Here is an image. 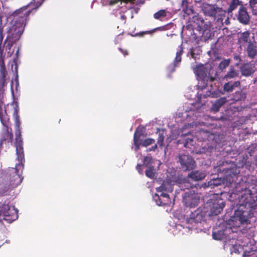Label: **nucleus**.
Returning <instances> with one entry per match:
<instances>
[{
    "instance_id": "nucleus-1",
    "label": "nucleus",
    "mask_w": 257,
    "mask_h": 257,
    "mask_svg": "<svg viewBox=\"0 0 257 257\" xmlns=\"http://www.w3.org/2000/svg\"><path fill=\"white\" fill-rule=\"evenodd\" d=\"M20 124V123L19 120L17 119V128L15 133V147L17 155V159L19 161V163L18 164H16L15 168L13 169V172L11 173L9 176V184L8 187L7 188V189L4 191L3 190H1L0 191V193L3 194V196L0 195V203H2L3 200L5 199H2V198L6 195L9 190L19 185L22 182L23 180L21 174L19 173V169H21L22 170L24 167V164L23 163L24 162V153Z\"/></svg>"
},
{
    "instance_id": "nucleus-2",
    "label": "nucleus",
    "mask_w": 257,
    "mask_h": 257,
    "mask_svg": "<svg viewBox=\"0 0 257 257\" xmlns=\"http://www.w3.org/2000/svg\"><path fill=\"white\" fill-rule=\"evenodd\" d=\"M214 170L218 173L223 174L222 181L227 186L230 185L237 179L238 172L236 165L232 161H219L214 167Z\"/></svg>"
},
{
    "instance_id": "nucleus-3",
    "label": "nucleus",
    "mask_w": 257,
    "mask_h": 257,
    "mask_svg": "<svg viewBox=\"0 0 257 257\" xmlns=\"http://www.w3.org/2000/svg\"><path fill=\"white\" fill-rule=\"evenodd\" d=\"M32 10H28L27 7L15 11L11 15L13 17L7 29V32H24L26 22Z\"/></svg>"
},
{
    "instance_id": "nucleus-4",
    "label": "nucleus",
    "mask_w": 257,
    "mask_h": 257,
    "mask_svg": "<svg viewBox=\"0 0 257 257\" xmlns=\"http://www.w3.org/2000/svg\"><path fill=\"white\" fill-rule=\"evenodd\" d=\"M18 210L10 204V199H6L0 206V220L11 223L18 218Z\"/></svg>"
},
{
    "instance_id": "nucleus-5",
    "label": "nucleus",
    "mask_w": 257,
    "mask_h": 257,
    "mask_svg": "<svg viewBox=\"0 0 257 257\" xmlns=\"http://www.w3.org/2000/svg\"><path fill=\"white\" fill-rule=\"evenodd\" d=\"M242 208L236 210L233 216H231L229 220V224L233 227H238L243 224L249 223V218L246 216L245 213L247 211L243 210Z\"/></svg>"
},
{
    "instance_id": "nucleus-6",
    "label": "nucleus",
    "mask_w": 257,
    "mask_h": 257,
    "mask_svg": "<svg viewBox=\"0 0 257 257\" xmlns=\"http://www.w3.org/2000/svg\"><path fill=\"white\" fill-rule=\"evenodd\" d=\"M239 202V208L255 209L257 206V194L251 192L244 194L241 195Z\"/></svg>"
},
{
    "instance_id": "nucleus-7",
    "label": "nucleus",
    "mask_w": 257,
    "mask_h": 257,
    "mask_svg": "<svg viewBox=\"0 0 257 257\" xmlns=\"http://www.w3.org/2000/svg\"><path fill=\"white\" fill-rule=\"evenodd\" d=\"M207 212V208L204 206L199 207L194 211L191 213L189 217L187 218L186 222L188 224L201 222L204 219Z\"/></svg>"
},
{
    "instance_id": "nucleus-8",
    "label": "nucleus",
    "mask_w": 257,
    "mask_h": 257,
    "mask_svg": "<svg viewBox=\"0 0 257 257\" xmlns=\"http://www.w3.org/2000/svg\"><path fill=\"white\" fill-rule=\"evenodd\" d=\"M178 162L180 164V168L183 171H189L196 167V162L194 159L188 155H179Z\"/></svg>"
},
{
    "instance_id": "nucleus-9",
    "label": "nucleus",
    "mask_w": 257,
    "mask_h": 257,
    "mask_svg": "<svg viewBox=\"0 0 257 257\" xmlns=\"http://www.w3.org/2000/svg\"><path fill=\"white\" fill-rule=\"evenodd\" d=\"M225 202L220 197L217 196L211 200L210 211L209 215H217L222 211Z\"/></svg>"
},
{
    "instance_id": "nucleus-10",
    "label": "nucleus",
    "mask_w": 257,
    "mask_h": 257,
    "mask_svg": "<svg viewBox=\"0 0 257 257\" xmlns=\"http://www.w3.org/2000/svg\"><path fill=\"white\" fill-rule=\"evenodd\" d=\"M200 200V196L198 193L190 190L186 192L183 197V201L187 207H194L198 205Z\"/></svg>"
},
{
    "instance_id": "nucleus-11",
    "label": "nucleus",
    "mask_w": 257,
    "mask_h": 257,
    "mask_svg": "<svg viewBox=\"0 0 257 257\" xmlns=\"http://www.w3.org/2000/svg\"><path fill=\"white\" fill-rule=\"evenodd\" d=\"M0 91H5V87L7 85L6 76L7 72L6 69L4 56L2 48L0 47Z\"/></svg>"
},
{
    "instance_id": "nucleus-12",
    "label": "nucleus",
    "mask_w": 257,
    "mask_h": 257,
    "mask_svg": "<svg viewBox=\"0 0 257 257\" xmlns=\"http://www.w3.org/2000/svg\"><path fill=\"white\" fill-rule=\"evenodd\" d=\"M5 91H0V120L5 127H9L10 118L6 110L4 109V95Z\"/></svg>"
},
{
    "instance_id": "nucleus-13",
    "label": "nucleus",
    "mask_w": 257,
    "mask_h": 257,
    "mask_svg": "<svg viewBox=\"0 0 257 257\" xmlns=\"http://www.w3.org/2000/svg\"><path fill=\"white\" fill-rule=\"evenodd\" d=\"M194 24L196 25V30L199 32H206L210 31L211 22L209 21H205L203 18L197 17Z\"/></svg>"
},
{
    "instance_id": "nucleus-14",
    "label": "nucleus",
    "mask_w": 257,
    "mask_h": 257,
    "mask_svg": "<svg viewBox=\"0 0 257 257\" xmlns=\"http://www.w3.org/2000/svg\"><path fill=\"white\" fill-rule=\"evenodd\" d=\"M236 17L239 22L244 25L248 24L250 21V17L247 9L243 5L240 7Z\"/></svg>"
},
{
    "instance_id": "nucleus-15",
    "label": "nucleus",
    "mask_w": 257,
    "mask_h": 257,
    "mask_svg": "<svg viewBox=\"0 0 257 257\" xmlns=\"http://www.w3.org/2000/svg\"><path fill=\"white\" fill-rule=\"evenodd\" d=\"M155 200L159 206H169L171 199L168 194L162 192L160 195H156Z\"/></svg>"
},
{
    "instance_id": "nucleus-16",
    "label": "nucleus",
    "mask_w": 257,
    "mask_h": 257,
    "mask_svg": "<svg viewBox=\"0 0 257 257\" xmlns=\"http://www.w3.org/2000/svg\"><path fill=\"white\" fill-rule=\"evenodd\" d=\"M218 10V8L214 5L204 4L202 7V11L206 16L215 17Z\"/></svg>"
},
{
    "instance_id": "nucleus-17",
    "label": "nucleus",
    "mask_w": 257,
    "mask_h": 257,
    "mask_svg": "<svg viewBox=\"0 0 257 257\" xmlns=\"http://www.w3.org/2000/svg\"><path fill=\"white\" fill-rule=\"evenodd\" d=\"M240 71L242 75L249 76L254 72V65L250 63H244L240 67Z\"/></svg>"
},
{
    "instance_id": "nucleus-18",
    "label": "nucleus",
    "mask_w": 257,
    "mask_h": 257,
    "mask_svg": "<svg viewBox=\"0 0 257 257\" xmlns=\"http://www.w3.org/2000/svg\"><path fill=\"white\" fill-rule=\"evenodd\" d=\"M13 134L12 133V129L10 127H5L1 135V139L0 140V145L1 146L3 142L8 141L11 144L13 142Z\"/></svg>"
},
{
    "instance_id": "nucleus-19",
    "label": "nucleus",
    "mask_w": 257,
    "mask_h": 257,
    "mask_svg": "<svg viewBox=\"0 0 257 257\" xmlns=\"http://www.w3.org/2000/svg\"><path fill=\"white\" fill-rule=\"evenodd\" d=\"M257 46L256 42H248L246 48L247 56L250 59H254L257 55Z\"/></svg>"
},
{
    "instance_id": "nucleus-20",
    "label": "nucleus",
    "mask_w": 257,
    "mask_h": 257,
    "mask_svg": "<svg viewBox=\"0 0 257 257\" xmlns=\"http://www.w3.org/2000/svg\"><path fill=\"white\" fill-rule=\"evenodd\" d=\"M190 1L192 2V0H183L181 6L184 13L188 16L195 13Z\"/></svg>"
},
{
    "instance_id": "nucleus-21",
    "label": "nucleus",
    "mask_w": 257,
    "mask_h": 257,
    "mask_svg": "<svg viewBox=\"0 0 257 257\" xmlns=\"http://www.w3.org/2000/svg\"><path fill=\"white\" fill-rule=\"evenodd\" d=\"M188 177L192 180L198 181L203 179L205 177V174L199 171H192L188 175Z\"/></svg>"
},
{
    "instance_id": "nucleus-22",
    "label": "nucleus",
    "mask_w": 257,
    "mask_h": 257,
    "mask_svg": "<svg viewBox=\"0 0 257 257\" xmlns=\"http://www.w3.org/2000/svg\"><path fill=\"white\" fill-rule=\"evenodd\" d=\"M225 97H222L216 100L212 105L211 109L216 112L219 111L220 108L227 102Z\"/></svg>"
},
{
    "instance_id": "nucleus-23",
    "label": "nucleus",
    "mask_w": 257,
    "mask_h": 257,
    "mask_svg": "<svg viewBox=\"0 0 257 257\" xmlns=\"http://www.w3.org/2000/svg\"><path fill=\"white\" fill-rule=\"evenodd\" d=\"M5 43L8 42L9 45H13L19 40L22 33H8Z\"/></svg>"
},
{
    "instance_id": "nucleus-24",
    "label": "nucleus",
    "mask_w": 257,
    "mask_h": 257,
    "mask_svg": "<svg viewBox=\"0 0 257 257\" xmlns=\"http://www.w3.org/2000/svg\"><path fill=\"white\" fill-rule=\"evenodd\" d=\"M240 85L239 81L232 82H228L225 83L223 86V90L227 92H232L235 87H239Z\"/></svg>"
},
{
    "instance_id": "nucleus-25",
    "label": "nucleus",
    "mask_w": 257,
    "mask_h": 257,
    "mask_svg": "<svg viewBox=\"0 0 257 257\" xmlns=\"http://www.w3.org/2000/svg\"><path fill=\"white\" fill-rule=\"evenodd\" d=\"M176 25L172 23H169L166 25L157 28L153 30L150 31H142V32H154L156 30H159L161 31H165L171 30V31H173L175 30V28L176 27Z\"/></svg>"
},
{
    "instance_id": "nucleus-26",
    "label": "nucleus",
    "mask_w": 257,
    "mask_h": 257,
    "mask_svg": "<svg viewBox=\"0 0 257 257\" xmlns=\"http://www.w3.org/2000/svg\"><path fill=\"white\" fill-rule=\"evenodd\" d=\"M173 187L171 184L167 181H163L162 185L158 188V192L167 191L171 192L173 191Z\"/></svg>"
},
{
    "instance_id": "nucleus-27",
    "label": "nucleus",
    "mask_w": 257,
    "mask_h": 257,
    "mask_svg": "<svg viewBox=\"0 0 257 257\" xmlns=\"http://www.w3.org/2000/svg\"><path fill=\"white\" fill-rule=\"evenodd\" d=\"M238 75V72L233 68L229 69V70L227 72L226 74L224 76V78L227 80L228 79H232L237 77Z\"/></svg>"
},
{
    "instance_id": "nucleus-28",
    "label": "nucleus",
    "mask_w": 257,
    "mask_h": 257,
    "mask_svg": "<svg viewBox=\"0 0 257 257\" xmlns=\"http://www.w3.org/2000/svg\"><path fill=\"white\" fill-rule=\"evenodd\" d=\"M168 13L169 12L166 10H161L154 14V18L157 20H161L167 17Z\"/></svg>"
},
{
    "instance_id": "nucleus-29",
    "label": "nucleus",
    "mask_w": 257,
    "mask_h": 257,
    "mask_svg": "<svg viewBox=\"0 0 257 257\" xmlns=\"http://www.w3.org/2000/svg\"><path fill=\"white\" fill-rule=\"evenodd\" d=\"M245 98V94L241 91H237L233 95L232 99L238 101Z\"/></svg>"
},
{
    "instance_id": "nucleus-30",
    "label": "nucleus",
    "mask_w": 257,
    "mask_h": 257,
    "mask_svg": "<svg viewBox=\"0 0 257 257\" xmlns=\"http://www.w3.org/2000/svg\"><path fill=\"white\" fill-rule=\"evenodd\" d=\"M240 5L239 0H231L229 7L227 9L228 14L232 13V12L236 9L238 6Z\"/></svg>"
},
{
    "instance_id": "nucleus-31",
    "label": "nucleus",
    "mask_w": 257,
    "mask_h": 257,
    "mask_svg": "<svg viewBox=\"0 0 257 257\" xmlns=\"http://www.w3.org/2000/svg\"><path fill=\"white\" fill-rule=\"evenodd\" d=\"M224 231L223 230H215V229L213 231L212 236L214 239L221 240L224 237Z\"/></svg>"
},
{
    "instance_id": "nucleus-32",
    "label": "nucleus",
    "mask_w": 257,
    "mask_h": 257,
    "mask_svg": "<svg viewBox=\"0 0 257 257\" xmlns=\"http://www.w3.org/2000/svg\"><path fill=\"white\" fill-rule=\"evenodd\" d=\"M142 135V132L141 131H139V128H137L134 135V143H135V140H136L138 143H142V142L141 140V137Z\"/></svg>"
},
{
    "instance_id": "nucleus-33",
    "label": "nucleus",
    "mask_w": 257,
    "mask_h": 257,
    "mask_svg": "<svg viewBox=\"0 0 257 257\" xmlns=\"http://www.w3.org/2000/svg\"><path fill=\"white\" fill-rule=\"evenodd\" d=\"M230 62V61L229 59H224L220 62L218 68L220 70H223L228 66Z\"/></svg>"
},
{
    "instance_id": "nucleus-34",
    "label": "nucleus",
    "mask_w": 257,
    "mask_h": 257,
    "mask_svg": "<svg viewBox=\"0 0 257 257\" xmlns=\"http://www.w3.org/2000/svg\"><path fill=\"white\" fill-rule=\"evenodd\" d=\"M154 168L153 166L149 167V168L146 171V175L151 179L155 177V172H154Z\"/></svg>"
},
{
    "instance_id": "nucleus-35",
    "label": "nucleus",
    "mask_w": 257,
    "mask_h": 257,
    "mask_svg": "<svg viewBox=\"0 0 257 257\" xmlns=\"http://www.w3.org/2000/svg\"><path fill=\"white\" fill-rule=\"evenodd\" d=\"M155 140L152 138H148L142 141V146L143 147H147L152 144H154Z\"/></svg>"
},
{
    "instance_id": "nucleus-36",
    "label": "nucleus",
    "mask_w": 257,
    "mask_h": 257,
    "mask_svg": "<svg viewBox=\"0 0 257 257\" xmlns=\"http://www.w3.org/2000/svg\"><path fill=\"white\" fill-rule=\"evenodd\" d=\"M183 53L182 48H181L179 51L177 52L176 56L174 61V65H177L178 63L181 61V55Z\"/></svg>"
},
{
    "instance_id": "nucleus-37",
    "label": "nucleus",
    "mask_w": 257,
    "mask_h": 257,
    "mask_svg": "<svg viewBox=\"0 0 257 257\" xmlns=\"http://www.w3.org/2000/svg\"><path fill=\"white\" fill-rule=\"evenodd\" d=\"M201 51L200 49H193L191 51V57L194 59L196 60L197 59V56L200 54Z\"/></svg>"
},
{
    "instance_id": "nucleus-38",
    "label": "nucleus",
    "mask_w": 257,
    "mask_h": 257,
    "mask_svg": "<svg viewBox=\"0 0 257 257\" xmlns=\"http://www.w3.org/2000/svg\"><path fill=\"white\" fill-rule=\"evenodd\" d=\"M243 257H257V250H250L244 252Z\"/></svg>"
},
{
    "instance_id": "nucleus-39",
    "label": "nucleus",
    "mask_w": 257,
    "mask_h": 257,
    "mask_svg": "<svg viewBox=\"0 0 257 257\" xmlns=\"http://www.w3.org/2000/svg\"><path fill=\"white\" fill-rule=\"evenodd\" d=\"M165 137L163 134L159 133L157 144L159 145L160 147H162L164 146V141Z\"/></svg>"
},
{
    "instance_id": "nucleus-40",
    "label": "nucleus",
    "mask_w": 257,
    "mask_h": 257,
    "mask_svg": "<svg viewBox=\"0 0 257 257\" xmlns=\"http://www.w3.org/2000/svg\"><path fill=\"white\" fill-rule=\"evenodd\" d=\"M136 0H112L110 2V5H113L117 4L118 2H120L121 3L123 2L124 3H134Z\"/></svg>"
},
{
    "instance_id": "nucleus-41",
    "label": "nucleus",
    "mask_w": 257,
    "mask_h": 257,
    "mask_svg": "<svg viewBox=\"0 0 257 257\" xmlns=\"http://www.w3.org/2000/svg\"><path fill=\"white\" fill-rule=\"evenodd\" d=\"M152 160V157H145L143 160V165H145L146 167H148L150 164L151 163Z\"/></svg>"
},
{
    "instance_id": "nucleus-42",
    "label": "nucleus",
    "mask_w": 257,
    "mask_h": 257,
    "mask_svg": "<svg viewBox=\"0 0 257 257\" xmlns=\"http://www.w3.org/2000/svg\"><path fill=\"white\" fill-rule=\"evenodd\" d=\"M193 140L192 139L188 138L186 140L184 143V146L185 148H190V146H193Z\"/></svg>"
},
{
    "instance_id": "nucleus-43",
    "label": "nucleus",
    "mask_w": 257,
    "mask_h": 257,
    "mask_svg": "<svg viewBox=\"0 0 257 257\" xmlns=\"http://www.w3.org/2000/svg\"><path fill=\"white\" fill-rule=\"evenodd\" d=\"M242 37L241 39L244 42H248L250 33H242Z\"/></svg>"
},
{
    "instance_id": "nucleus-44",
    "label": "nucleus",
    "mask_w": 257,
    "mask_h": 257,
    "mask_svg": "<svg viewBox=\"0 0 257 257\" xmlns=\"http://www.w3.org/2000/svg\"><path fill=\"white\" fill-rule=\"evenodd\" d=\"M257 4V0H249V5L250 8L253 9L255 5Z\"/></svg>"
},
{
    "instance_id": "nucleus-45",
    "label": "nucleus",
    "mask_w": 257,
    "mask_h": 257,
    "mask_svg": "<svg viewBox=\"0 0 257 257\" xmlns=\"http://www.w3.org/2000/svg\"><path fill=\"white\" fill-rule=\"evenodd\" d=\"M221 180L219 179H215L212 180L210 183L211 185H213L214 186H218L221 184Z\"/></svg>"
},
{
    "instance_id": "nucleus-46",
    "label": "nucleus",
    "mask_w": 257,
    "mask_h": 257,
    "mask_svg": "<svg viewBox=\"0 0 257 257\" xmlns=\"http://www.w3.org/2000/svg\"><path fill=\"white\" fill-rule=\"evenodd\" d=\"M134 144L135 145V151H138L140 148V146H142V143H138L136 140H135V143Z\"/></svg>"
},
{
    "instance_id": "nucleus-47",
    "label": "nucleus",
    "mask_w": 257,
    "mask_h": 257,
    "mask_svg": "<svg viewBox=\"0 0 257 257\" xmlns=\"http://www.w3.org/2000/svg\"><path fill=\"white\" fill-rule=\"evenodd\" d=\"M202 38L201 39V41H206V40H207V39L203 38V35L206 34V36H205V37H208V39H210V37H211V35L212 34V33H202Z\"/></svg>"
},
{
    "instance_id": "nucleus-48",
    "label": "nucleus",
    "mask_w": 257,
    "mask_h": 257,
    "mask_svg": "<svg viewBox=\"0 0 257 257\" xmlns=\"http://www.w3.org/2000/svg\"><path fill=\"white\" fill-rule=\"evenodd\" d=\"M233 59H234V60H235V61H238V63L240 62H241V59L240 56L239 55L236 54H234V55H233Z\"/></svg>"
},
{
    "instance_id": "nucleus-49",
    "label": "nucleus",
    "mask_w": 257,
    "mask_h": 257,
    "mask_svg": "<svg viewBox=\"0 0 257 257\" xmlns=\"http://www.w3.org/2000/svg\"><path fill=\"white\" fill-rule=\"evenodd\" d=\"M143 166V165L142 164H138L136 169L139 172V173L142 174V167Z\"/></svg>"
},
{
    "instance_id": "nucleus-50",
    "label": "nucleus",
    "mask_w": 257,
    "mask_h": 257,
    "mask_svg": "<svg viewBox=\"0 0 257 257\" xmlns=\"http://www.w3.org/2000/svg\"><path fill=\"white\" fill-rule=\"evenodd\" d=\"M118 50L123 54V55L125 56L128 55V53L127 50H123L122 49L119 48Z\"/></svg>"
},
{
    "instance_id": "nucleus-51",
    "label": "nucleus",
    "mask_w": 257,
    "mask_h": 257,
    "mask_svg": "<svg viewBox=\"0 0 257 257\" xmlns=\"http://www.w3.org/2000/svg\"><path fill=\"white\" fill-rule=\"evenodd\" d=\"M157 144H155L151 148H150L149 150H147V151H155L157 148Z\"/></svg>"
},
{
    "instance_id": "nucleus-52",
    "label": "nucleus",
    "mask_w": 257,
    "mask_h": 257,
    "mask_svg": "<svg viewBox=\"0 0 257 257\" xmlns=\"http://www.w3.org/2000/svg\"><path fill=\"white\" fill-rule=\"evenodd\" d=\"M186 30L188 31H194L193 26L192 25L188 24L186 26Z\"/></svg>"
},
{
    "instance_id": "nucleus-53",
    "label": "nucleus",
    "mask_w": 257,
    "mask_h": 257,
    "mask_svg": "<svg viewBox=\"0 0 257 257\" xmlns=\"http://www.w3.org/2000/svg\"><path fill=\"white\" fill-rule=\"evenodd\" d=\"M202 69V67H197L195 70L196 73L197 75H201L200 70Z\"/></svg>"
},
{
    "instance_id": "nucleus-54",
    "label": "nucleus",
    "mask_w": 257,
    "mask_h": 257,
    "mask_svg": "<svg viewBox=\"0 0 257 257\" xmlns=\"http://www.w3.org/2000/svg\"><path fill=\"white\" fill-rule=\"evenodd\" d=\"M146 33H135V35L131 34V36H134V37H136V36L143 37L144 36V35Z\"/></svg>"
},
{
    "instance_id": "nucleus-55",
    "label": "nucleus",
    "mask_w": 257,
    "mask_h": 257,
    "mask_svg": "<svg viewBox=\"0 0 257 257\" xmlns=\"http://www.w3.org/2000/svg\"><path fill=\"white\" fill-rule=\"evenodd\" d=\"M184 186L187 187V189L189 188H192V186L189 184L188 182H186L184 183Z\"/></svg>"
},
{
    "instance_id": "nucleus-56",
    "label": "nucleus",
    "mask_w": 257,
    "mask_h": 257,
    "mask_svg": "<svg viewBox=\"0 0 257 257\" xmlns=\"http://www.w3.org/2000/svg\"><path fill=\"white\" fill-rule=\"evenodd\" d=\"M3 33H0V47H1V45H2V41L3 40V39H4V36H3Z\"/></svg>"
},
{
    "instance_id": "nucleus-57",
    "label": "nucleus",
    "mask_w": 257,
    "mask_h": 257,
    "mask_svg": "<svg viewBox=\"0 0 257 257\" xmlns=\"http://www.w3.org/2000/svg\"><path fill=\"white\" fill-rule=\"evenodd\" d=\"M225 23L226 24H227L229 23V20H228V18H227V19H226V20H225Z\"/></svg>"
},
{
    "instance_id": "nucleus-58",
    "label": "nucleus",
    "mask_w": 257,
    "mask_h": 257,
    "mask_svg": "<svg viewBox=\"0 0 257 257\" xmlns=\"http://www.w3.org/2000/svg\"><path fill=\"white\" fill-rule=\"evenodd\" d=\"M3 31H4L3 28H2L1 27V26H0V33L3 32Z\"/></svg>"
},
{
    "instance_id": "nucleus-59",
    "label": "nucleus",
    "mask_w": 257,
    "mask_h": 257,
    "mask_svg": "<svg viewBox=\"0 0 257 257\" xmlns=\"http://www.w3.org/2000/svg\"><path fill=\"white\" fill-rule=\"evenodd\" d=\"M202 133H204V132H198V135H201Z\"/></svg>"
},
{
    "instance_id": "nucleus-60",
    "label": "nucleus",
    "mask_w": 257,
    "mask_h": 257,
    "mask_svg": "<svg viewBox=\"0 0 257 257\" xmlns=\"http://www.w3.org/2000/svg\"><path fill=\"white\" fill-rule=\"evenodd\" d=\"M1 17H0V24H2V20H1Z\"/></svg>"
},
{
    "instance_id": "nucleus-61",
    "label": "nucleus",
    "mask_w": 257,
    "mask_h": 257,
    "mask_svg": "<svg viewBox=\"0 0 257 257\" xmlns=\"http://www.w3.org/2000/svg\"><path fill=\"white\" fill-rule=\"evenodd\" d=\"M256 82H257V77L254 80V82L255 83Z\"/></svg>"
},
{
    "instance_id": "nucleus-62",
    "label": "nucleus",
    "mask_w": 257,
    "mask_h": 257,
    "mask_svg": "<svg viewBox=\"0 0 257 257\" xmlns=\"http://www.w3.org/2000/svg\"><path fill=\"white\" fill-rule=\"evenodd\" d=\"M11 87H13V81L11 82Z\"/></svg>"
},
{
    "instance_id": "nucleus-63",
    "label": "nucleus",
    "mask_w": 257,
    "mask_h": 257,
    "mask_svg": "<svg viewBox=\"0 0 257 257\" xmlns=\"http://www.w3.org/2000/svg\"><path fill=\"white\" fill-rule=\"evenodd\" d=\"M227 30V28H223V30Z\"/></svg>"
},
{
    "instance_id": "nucleus-64",
    "label": "nucleus",
    "mask_w": 257,
    "mask_h": 257,
    "mask_svg": "<svg viewBox=\"0 0 257 257\" xmlns=\"http://www.w3.org/2000/svg\"><path fill=\"white\" fill-rule=\"evenodd\" d=\"M18 53H19V51L18 50V51H17L16 54H18Z\"/></svg>"
}]
</instances>
